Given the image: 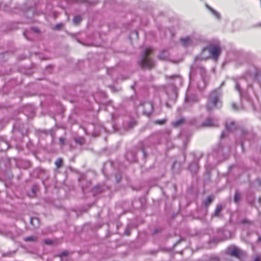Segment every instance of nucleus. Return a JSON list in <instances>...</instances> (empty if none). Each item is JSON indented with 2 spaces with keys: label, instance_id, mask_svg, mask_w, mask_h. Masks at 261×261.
Returning <instances> with one entry per match:
<instances>
[{
  "label": "nucleus",
  "instance_id": "4be33fe9",
  "mask_svg": "<svg viewBox=\"0 0 261 261\" xmlns=\"http://www.w3.org/2000/svg\"><path fill=\"white\" fill-rule=\"evenodd\" d=\"M172 77H174L176 80L178 81L180 83H181V79L180 76L178 75H174Z\"/></svg>",
  "mask_w": 261,
  "mask_h": 261
},
{
  "label": "nucleus",
  "instance_id": "f03ea898",
  "mask_svg": "<svg viewBox=\"0 0 261 261\" xmlns=\"http://www.w3.org/2000/svg\"><path fill=\"white\" fill-rule=\"evenodd\" d=\"M151 51V48H147L143 53L140 61V65L142 67L150 68L153 67L154 63L148 56Z\"/></svg>",
  "mask_w": 261,
  "mask_h": 261
},
{
  "label": "nucleus",
  "instance_id": "bb28decb",
  "mask_svg": "<svg viewBox=\"0 0 261 261\" xmlns=\"http://www.w3.org/2000/svg\"><path fill=\"white\" fill-rule=\"evenodd\" d=\"M226 128L228 129V130H231L232 129V127L231 125H229L228 124H226Z\"/></svg>",
  "mask_w": 261,
  "mask_h": 261
},
{
  "label": "nucleus",
  "instance_id": "f3484780",
  "mask_svg": "<svg viewBox=\"0 0 261 261\" xmlns=\"http://www.w3.org/2000/svg\"><path fill=\"white\" fill-rule=\"evenodd\" d=\"M62 163V160L61 159H58L55 162V164L58 168L60 167L61 166Z\"/></svg>",
  "mask_w": 261,
  "mask_h": 261
},
{
  "label": "nucleus",
  "instance_id": "473e14b6",
  "mask_svg": "<svg viewBox=\"0 0 261 261\" xmlns=\"http://www.w3.org/2000/svg\"><path fill=\"white\" fill-rule=\"evenodd\" d=\"M246 221H247L246 220H244L243 223H245Z\"/></svg>",
  "mask_w": 261,
  "mask_h": 261
},
{
  "label": "nucleus",
  "instance_id": "aec40b11",
  "mask_svg": "<svg viewBox=\"0 0 261 261\" xmlns=\"http://www.w3.org/2000/svg\"><path fill=\"white\" fill-rule=\"evenodd\" d=\"M59 141H60V144H61V145H64V143H65V139L64 138H63V137H61V138H60V140H59Z\"/></svg>",
  "mask_w": 261,
  "mask_h": 261
},
{
  "label": "nucleus",
  "instance_id": "0eeeda50",
  "mask_svg": "<svg viewBox=\"0 0 261 261\" xmlns=\"http://www.w3.org/2000/svg\"><path fill=\"white\" fill-rule=\"evenodd\" d=\"M206 7L208 10H209L212 13V14L214 15V16L218 19H219L220 18V14L216 10L212 8L211 7L208 6L207 5H205Z\"/></svg>",
  "mask_w": 261,
  "mask_h": 261
},
{
  "label": "nucleus",
  "instance_id": "cd10ccee",
  "mask_svg": "<svg viewBox=\"0 0 261 261\" xmlns=\"http://www.w3.org/2000/svg\"><path fill=\"white\" fill-rule=\"evenodd\" d=\"M192 166H194L195 168H196V165L195 164L191 165L190 168H191Z\"/></svg>",
  "mask_w": 261,
  "mask_h": 261
},
{
  "label": "nucleus",
  "instance_id": "a878e982",
  "mask_svg": "<svg viewBox=\"0 0 261 261\" xmlns=\"http://www.w3.org/2000/svg\"><path fill=\"white\" fill-rule=\"evenodd\" d=\"M62 27V24H57L56 25V29H57V30H59L60 29L61 27Z\"/></svg>",
  "mask_w": 261,
  "mask_h": 261
},
{
  "label": "nucleus",
  "instance_id": "5701e85b",
  "mask_svg": "<svg viewBox=\"0 0 261 261\" xmlns=\"http://www.w3.org/2000/svg\"><path fill=\"white\" fill-rule=\"evenodd\" d=\"M76 142L80 143V144H82L83 142V138H79V139H76L75 140Z\"/></svg>",
  "mask_w": 261,
  "mask_h": 261
},
{
  "label": "nucleus",
  "instance_id": "39448f33",
  "mask_svg": "<svg viewBox=\"0 0 261 261\" xmlns=\"http://www.w3.org/2000/svg\"><path fill=\"white\" fill-rule=\"evenodd\" d=\"M144 111L143 113L147 116H149L152 112V105L149 102H145L143 104Z\"/></svg>",
  "mask_w": 261,
  "mask_h": 261
},
{
  "label": "nucleus",
  "instance_id": "412c9836",
  "mask_svg": "<svg viewBox=\"0 0 261 261\" xmlns=\"http://www.w3.org/2000/svg\"><path fill=\"white\" fill-rule=\"evenodd\" d=\"M236 90L237 91H239V92L240 93V95H241L240 85L238 83H236Z\"/></svg>",
  "mask_w": 261,
  "mask_h": 261
},
{
  "label": "nucleus",
  "instance_id": "1a4fd4ad",
  "mask_svg": "<svg viewBox=\"0 0 261 261\" xmlns=\"http://www.w3.org/2000/svg\"><path fill=\"white\" fill-rule=\"evenodd\" d=\"M222 209V206L221 205H218L216 206V208L214 212V214H213V217H220L221 216L220 215V212L221 211Z\"/></svg>",
  "mask_w": 261,
  "mask_h": 261
},
{
  "label": "nucleus",
  "instance_id": "a211bd4d",
  "mask_svg": "<svg viewBox=\"0 0 261 261\" xmlns=\"http://www.w3.org/2000/svg\"><path fill=\"white\" fill-rule=\"evenodd\" d=\"M166 119H163V120H157V121H156L155 123L156 124H164L166 122Z\"/></svg>",
  "mask_w": 261,
  "mask_h": 261
},
{
  "label": "nucleus",
  "instance_id": "ddd939ff",
  "mask_svg": "<svg viewBox=\"0 0 261 261\" xmlns=\"http://www.w3.org/2000/svg\"><path fill=\"white\" fill-rule=\"evenodd\" d=\"M241 198V194L239 192H236L235 193L234 197V201L236 203H238Z\"/></svg>",
  "mask_w": 261,
  "mask_h": 261
},
{
  "label": "nucleus",
  "instance_id": "4468645a",
  "mask_svg": "<svg viewBox=\"0 0 261 261\" xmlns=\"http://www.w3.org/2000/svg\"><path fill=\"white\" fill-rule=\"evenodd\" d=\"M184 121V119H180L177 121H175L174 122H173V125L176 127V126H178V125H179L180 124H181Z\"/></svg>",
  "mask_w": 261,
  "mask_h": 261
},
{
  "label": "nucleus",
  "instance_id": "7c9ffc66",
  "mask_svg": "<svg viewBox=\"0 0 261 261\" xmlns=\"http://www.w3.org/2000/svg\"><path fill=\"white\" fill-rule=\"evenodd\" d=\"M258 240H259V241H261V237H259V238H258Z\"/></svg>",
  "mask_w": 261,
  "mask_h": 261
},
{
  "label": "nucleus",
  "instance_id": "f8f14e48",
  "mask_svg": "<svg viewBox=\"0 0 261 261\" xmlns=\"http://www.w3.org/2000/svg\"><path fill=\"white\" fill-rule=\"evenodd\" d=\"M82 20V18L80 16H76L74 17L73 22L74 24H78Z\"/></svg>",
  "mask_w": 261,
  "mask_h": 261
},
{
  "label": "nucleus",
  "instance_id": "c756f323",
  "mask_svg": "<svg viewBox=\"0 0 261 261\" xmlns=\"http://www.w3.org/2000/svg\"><path fill=\"white\" fill-rule=\"evenodd\" d=\"M67 255V253L66 252H63L62 253V256H64V255Z\"/></svg>",
  "mask_w": 261,
  "mask_h": 261
},
{
  "label": "nucleus",
  "instance_id": "7ed1b4c3",
  "mask_svg": "<svg viewBox=\"0 0 261 261\" xmlns=\"http://www.w3.org/2000/svg\"><path fill=\"white\" fill-rule=\"evenodd\" d=\"M206 53H208L210 56L216 60L220 54L221 48L219 46L216 45L206 47L202 50L203 57H205Z\"/></svg>",
  "mask_w": 261,
  "mask_h": 261
},
{
  "label": "nucleus",
  "instance_id": "2eb2a0df",
  "mask_svg": "<svg viewBox=\"0 0 261 261\" xmlns=\"http://www.w3.org/2000/svg\"><path fill=\"white\" fill-rule=\"evenodd\" d=\"M36 239V238L34 236H30L26 237L24 239L25 241H34Z\"/></svg>",
  "mask_w": 261,
  "mask_h": 261
},
{
  "label": "nucleus",
  "instance_id": "423d86ee",
  "mask_svg": "<svg viewBox=\"0 0 261 261\" xmlns=\"http://www.w3.org/2000/svg\"><path fill=\"white\" fill-rule=\"evenodd\" d=\"M181 43L185 46L190 45L192 43V40L190 37H186L180 39Z\"/></svg>",
  "mask_w": 261,
  "mask_h": 261
},
{
  "label": "nucleus",
  "instance_id": "20e7f679",
  "mask_svg": "<svg viewBox=\"0 0 261 261\" xmlns=\"http://www.w3.org/2000/svg\"><path fill=\"white\" fill-rule=\"evenodd\" d=\"M228 252L230 255L239 258L244 254V252L236 247L230 248L228 249Z\"/></svg>",
  "mask_w": 261,
  "mask_h": 261
},
{
  "label": "nucleus",
  "instance_id": "72a5a7b5",
  "mask_svg": "<svg viewBox=\"0 0 261 261\" xmlns=\"http://www.w3.org/2000/svg\"><path fill=\"white\" fill-rule=\"evenodd\" d=\"M36 188V187H34L33 190H34Z\"/></svg>",
  "mask_w": 261,
  "mask_h": 261
},
{
  "label": "nucleus",
  "instance_id": "6ab92c4d",
  "mask_svg": "<svg viewBox=\"0 0 261 261\" xmlns=\"http://www.w3.org/2000/svg\"><path fill=\"white\" fill-rule=\"evenodd\" d=\"M253 261H261V253L256 256Z\"/></svg>",
  "mask_w": 261,
  "mask_h": 261
},
{
  "label": "nucleus",
  "instance_id": "2f4dec72",
  "mask_svg": "<svg viewBox=\"0 0 261 261\" xmlns=\"http://www.w3.org/2000/svg\"><path fill=\"white\" fill-rule=\"evenodd\" d=\"M221 136H222V137H223V136H224V134H223V133H222V134H221Z\"/></svg>",
  "mask_w": 261,
  "mask_h": 261
},
{
  "label": "nucleus",
  "instance_id": "c85d7f7f",
  "mask_svg": "<svg viewBox=\"0 0 261 261\" xmlns=\"http://www.w3.org/2000/svg\"><path fill=\"white\" fill-rule=\"evenodd\" d=\"M125 233L126 234V235H129V232L127 230H126L125 232Z\"/></svg>",
  "mask_w": 261,
  "mask_h": 261
},
{
  "label": "nucleus",
  "instance_id": "b1692460",
  "mask_svg": "<svg viewBox=\"0 0 261 261\" xmlns=\"http://www.w3.org/2000/svg\"><path fill=\"white\" fill-rule=\"evenodd\" d=\"M44 243L46 244L50 245V244H52V241L50 240H44Z\"/></svg>",
  "mask_w": 261,
  "mask_h": 261
},
{
  "label": "nucleus",
  "instance_id": "f704fd0d",
  "mask_svg": "<svg viewBox=\"0 0 261 261\" xmlns=\"http://www.w3.org/2000/svg\"><path fill=\"white\" fill-rule=\"evenodd\" d=\"M259 26H261V23L259 24Z\"/></svg>",
  "mask_w": 261,
  "mask_h": 261
},
{
  "label": "nucleus",
  "instance_id": "9b49d317",
  "mask_svg": "<svg viewBox=\"0 0 261 261\" xmlns=\"http://www.w3.org/2000/svg\"><path fill=\"white\" fill-rule=\"evenodd\" d=\"M168 57V53L167 51H163L159 58L163 60H167Z\"/></svg>",
  "mask_w": 261,
  "mask_h": 261
},
{
  "label": "nucleus",
  "instance_id": "dca6fc26",
  "mask_svg": "<svg viewBox=\"0 0 261 261\" xmlns=\"http://www.w3.org/2000/svg\"><path fill=\"white\" fill-rule=\"evenodd\" d=\"M213 197L209 196L207 198L206 200L205 201V204L207 206L208 205L213 201Z\"/></svg>",
  "mask_w": 261,
  "mask_h": 261
},
{
  "label": "nucleus",
  "instance_id": "f257e3e1",
  "mask_svg": "<svg viewBox=\"0 0 261 261\" xmlns=\"http://www.w3.org/2000/svg\"><path fill=\"white\" fill-rule=\"evenodd\" d=\"M221 96L220 92L218 90H215L211 92L206 105V109L208 111L221 106Z\"/></svg>",
  "mask_w": 261,
  "mask_h": 261
},
{
  "label": "nucleus",
  "instance_id": "393cba45",
  "mask_svg": "<svg viewBox=\"0 0 261 261\" xmlns=\"http://www.w3.org/2000/svg\"><path fill=\"white\" fill-rule=\"evenodd\" d=\"M231 106H232V109L234 110H238V108H237V107L236 106V105L234 103H232Z\"/></svg>",
  "mask_w": 261,
  "mask_h": 261
},
{
  "label": "nucleus",
  "instance_id": "9d476101",
  "mask_svg": "<svg viewBox=\"0 0 261 261\" xmlns=\"http://www.w3.org/2000/svg\"><path fill=\"white\" fill-rule=\"evenodd\" d=\"M203 125L205 126H213L214 124L212 119H208L203 123Z\"/></svg>",
  "mask_w": 261,
  "mask_h": 261
},
{
  "label": "nucleus",
  "instance_id": "6e6552de",
  "mask_svg": "<svg viewBox=\"0 0 261 261\" xmlns=\"http://www.w3.org/2000/svg\"><path fill=\"white\" fill-rule=\"evenodd\" d=\"M30 222L34 228H38L40 225V221L37 218H32Z\"/></svg>",
  "mask_w": 261,
  "mask_h": 261
}]
</instances>
